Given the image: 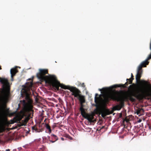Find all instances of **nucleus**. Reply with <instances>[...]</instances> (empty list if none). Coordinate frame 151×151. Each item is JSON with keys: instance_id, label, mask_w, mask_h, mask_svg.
<instances>
[{"instance_id": "obj_8", "label": "nucleus", "mask_w": 151, "mask_h": 151, "mask_svg": "<svg viewBox=\"0 0 151 151\" xmlns=\"http://www.w3.org/2000/svg\"><path fill=\"white\" fill-rule=\"evenodd\" d=\"M70 90L72 92V95L75 97L78 98L81 95L80 91L76 87H71Z\"/></svg>"}, {"instance_id": "obj_2", "label": "nucleus", "mask_w": 151, "mask_h": 151, "mask_svg": "<svg viewBox=\"0 0 151 151\" xmlns=\"http://www.w3.org/2000/svg\"><path fill=\"white\" fill-rule=\"evenodd\" d=\"M47 74H48V71L47 69H40L39 72L37 74V77L39 79L40 81L41 82L45 81L46 83L52 86L58 90L59 89L60 87L65 89L70 90L71 87L60 84L57 80L55 76L50 75L48 76L45 75Z\"/></svg>"}, {"instance_id": "obj_33", "label": "nucleus", "mask_w": 151, "mask_h": 151, "mask_svg": "<svg viewBox=\"0 0 151 151\" xmlns=\"http://www.w3.org/2000/svg\"><path fill=\"white\" fill-rule=\"evenodd\" d=\"M14 122H12L11 123V124H13L14 123Z\"/></svg>"}, {"instance_id": "obj_27", "label": "nucleus", "mask_w": 151, "mask_h": 151, "mask_svg": "<svg viewBox=\"0 0 151 151\" xmlns=\"http://www.w3.org/2000/svg\"><path fill=\"white\" fill-rule=\"evenodd\" d=\"M10 151V150L9 149H8L7 150H6L5 151Z\"/></svg>"}, {"instance_id": "obj_30", "label": "nucleus", "mask_w": 151, "mask_h": 151, "mask_svg": "<svg viewBox=\"0 0 151 151\" xmlns=\"http://www.w3.org/2000/svg\"><path fill=\"white\" fill-rule=\"evenodd\" d=\"M141 120H140V119H139V122H141Z\"/></svg>"}, {"instance_id": "obj_7", "label": "nucleus", "mask_w": 151, "mask_h": 151, "mask_svg": "<svg viewBox=\"0 0 151 151\" xmlns=\"http://www.w3.org/2000/svg\"><path fill=\"white\" fill-rule=\"evenodd\" d=\"M138 99H143L145 97H149L151 98V88L150 91H145V95L139 94L134 95Z\"/></svg>"}, {"instance_id": "obj_11", "label": "nucleus", "mask_w": 151, "mask_h": 151, "mask_svg": "<svg viewBox=\"0 0 151 151\" xmlns=\"http://www.w3.org/2000/svg\"><path fill=\"white\" fill-rule=\"evenodd\" d=\"M51 136L52 140V143H54L58 139V137L56 135L54 134H52L51 135Z\"/></svg>"}, {"instance_id": "obj_15", "label": "nucleus", "mask_w": 151, "mask_h": 151, "mask_svg": "<svg viewBox=\"0 0 151 151\" xmlns=\"http://www.w3.org/2000/svg\"><path fill=\"white\" fill-rule=\"evenodd\" d=\"M32 129L33 132H40V130L37 129L36 126H34L32 127Z\"/></svg>"}, {"instance_id": "obj_6", "label": "nucleus", "mask_w": 151, "mask_h": 151, "mask_svg": "<svg viewBox=\"0 0 151 151\" xmlns=\"http://www.w3.org/2000/svg\"><path fill=\"white\" fill-rule=\"evenodd\" d=\"M24 116V112L23 111H20L18 115L17 116L18 119V121H19V124H18V125L19 127L24 125L25 126L26 125L28 121V120L26 118H25L23 120H22L21 122H20V121L22 119Z\"/></svg>"}, {"instance_id": "obj_21", "label": "nucleus", "mask_w": 151, "mask_h": 151, "mask_svg": "<svg viewBox=\"0 0 151 151\" xmlns=\"http://www.w3.org/2000/svg\"><path fill=\"white\" fill-rule=\"evenodd\" d=\"M108 90L109 89L108 88H103L102 89H99V90L100 91H101L102 90L104 92H106L108 91Z\"/></svg>"}, {"instance_id": "obj_17", "label": "nucleus", "mask_w": 151, "mask_h": 151, "mask_svg": "<svg viewBox=\"0 0 151 151\" xmlns=\"http://www.w3.org/2000/svg\"><path fill=\"white\" fill-rule=\"evenodd\" d=\"M143 111H144V110H143V109H142V108H141V109L139 108L138 109H137L136 110V113H137V114H141V112H143Z\"/></svg>"}, {"instance_id": "obj_4", "label": "nucleus", "mask_w": 151, "mask_h": 151, "mask_svg": "<svg viewBox=\"0 0 151 151\" xmlns=\"http://www.w3.org/2000/svg\"><path fill=\"white\" fill-rule=\"evenodd\" d=\"M83 103H80L81 106L80 110L81 111V115L83 117L87 119L89 122H93V120L94 119V114L93 112L90 114L86 113L85 109L83 108L84 106V105L83 104Z\"/></svg>"}, {"instance_id": "obj_23", "label": "nucleus", "mask_w": 151, "mask_h": 151, "mask_svg": "<svg viewBox=\"0 0 151 151\" xmlns=\"http://www.w3.org/2000/svg\"><path fill=\"white\" fill-rule=\"evenodd\" d=\"M81 86L82 87H85V85L84 83H83L81 84Z\"/></svg>"}, {"instance_id": "obj_16", "label": "nucleus", "mask_w": 151, "mask_h": 151, "mask_svg": "<svg viewBox=\"0 0 151 151\" xmlns=\"http://www.w3.org/2000/svg\"><path fill=\"white\" fill-rule=\"evenodd\" d=\"M134 79V76L132 73L131 74V78L129 79H127V81H129V84H131L132 83V81Z\"/></svg>"}, {"instance_id": "obj_14", "label": "nucleus", "mask_w": 151, "mask_h": 151, "mask_svg": "<svg viewBox=\"0 0 151 151\" xmlns=\"http://www.w3.org/2000/svg\"><path fill=\"white\" fill-rule=\"evenodd\" d=\"M45 127H46L47 129H48L49 131V133H50L51 132L52 130L51 129L50 126L47 124L45 123L44 124Z\"/></svg>"}, {"instance_id": "obj_1", "label": "nucleus", "mask_w": 151, "mask_h": 151, "mask_svg": "<svg viewBox=\"0 0 151 151\" xmlns=\"http://www.w3.org/2000/svg\"><path fill=\"white\" fill-rule=\"evenodd\" d=\"M143 88H142L140 89V91L142 92V93H140L139 92H137V93H135L133 92H132L130 94L123 97L121 96L119 93H112L107 95L106 96V99L108 101L112 100L119 102V104L116 105L113 107L114 110H119L124 106V101L129 100L132 102H134L136 101L135 99L132 96L134 97L138 100H142V99H137L134 95H145V91H143Z\"/></svg>"}, {"instance_id": "obj_29", "label": "nucleus", "mask_w": 151, "mask_h": 151, "mask_svg": "<svg viewBox=\"0 0 151 151\" xmlns=\"http://www.w3.org/2000/svg\"><path fill=\"white\" fill-rule=\"evenodd\" d=\"M104 128V126H103L101 128V129H102Z\"/></svg>"}, {"instance_id": "obj_12", "label": "nucleus", "mask_w": 151, "mask_h": 151, "mask_svg": "<svg viewBox=\"0 0 151 151\" xmlns=\"http://www.w3.org/2000/svg\"><path fill=\"white\" fill-rule=\"evenodd\" d=\"M77 98L80 101V103H84L85 102V100L84 96L81 94Z\"/></svg>"}, {"instance_id": "obj_25", "label": "nucleus", "mask_w": 151, "mask_h": 151, "mask_svg": "<svg viewBox=\"0 0 151 151\" xmlns=\"http://www.w3.org/2000/svg\"><path fill=\"white\" fill-rule=\"evenodd\" d=\"M133 88V87H132V85H131L129 86V89L130 88Z\"/></svg>"}, {"instance_id": "obj_5", "label": "nucleus", "mask_w": 151, "mask_h": 151, "mask_svg": "<svg viewBox=\"0 0 151 151\" xmlns=\"http://www.w3.org/2000/svg\"><path fill=\"white\" fill-rule=\"evenodd\" d=\"M0 81L3 84V86L4 89L6 93L4 95V97L7 99L9 96L10 93V88L9 86V83L6 79L2 78L0 77Z\"/></svg>"}, {"instance_id": "obj_35", "label": "nucleus", "mask_w": 151, "mask_h": 151, "mask_svg": "<svg viewBox=\"0 0 151 151\" xmlns=\"http://www.w3.org/2000/svg\"><path fill=\"white\" fill-rule=\"evenodd\" d=\"M1 99H0V101H1Z\"/></svg>"}, {"instance_id": "obj_20", "label": "nucleus", "mask_w": 151, "mask_h": 151, "mask_svg": "<svg viewBox=\"0 0 151 151\" xmlns=\"http://www.w3.org/2000/svg\"><path fill=\"white\" fill-rule=\"evenodd\" d=\"M5 128L3 126H0V133H2L4 132Z\"/></svg>"}, {"instance_id": "obj_22", "label": "nucleus", "mask_w": 151, "mask_h": 151, "mask_svg": "<svg viewBox=\"0 0 151 151\" xmlns=\"http://www.w3.org/2000/svg\"><path fill=\"white\" fill-rule=\"evenodd\" d=\"M47 138L48 139V140L51 142H52V139L51 137V138L50 137L48 136H47Z\"/></svg>"}, {"instance_id": "obj_10", "label": "nucleus", "mask_w": 151, "mask_h": 151, "mask_svg": "<svg viewBox=\"0 0 151 151\" xmlns=\"http://www.w3.org/2000/svg\"><path fill=\"white\" fill-rule=\"evenodd\" d=\"M18 71L17 69L16 68H12L10 70V73L11 74V80L12 81L13 80V77L14 76L16 73L18 72Z\"/></svg>"}, {"instance_id": "obj_34", "label": "nucleus", "mask_w": 151, "mask_h": 151, "mask_svg": "<svg viewBox=\"0 0 151 151\" xmlns=\"http://www.w3.org/2000/svg\"><path fill=\"white\" fill-rule=\"evenodd\" d=\"M19 106H20V104H19Z\"/></svg>"}, {"instance_id": "obj_19", "label": "nucleus", "mask_w": 151, "mask_h": 151, "mask_svg": "<svg viewBox=\"0 0 151 151\" xmlns=\"http://www.w3.org/2000/svg\"><path fill=\"white\" fill-rule=\"evenodd\" d=\"M108 114L107 113V112L103 111L102 112L101 115L104 118Z\"/></svg>"}, {"instance_id": "obj_9", "label": "nucleus", "mask_w": 151, "mask_h": 151, "mask_svg": "<svg viewBox=\"0 0 151 151\" xmlns=\"http://www.w3.org/2000/svg\"><path fill=\"white\" fill-rule=\"evenodd\" d=\"M142 73L141 72H137V74L136 76V83H138L139 82L141 83L144 84L145 85L147 84V81L144 80H140V78L141 77Z\"/></svg>"}, {"instance_id": "obj_32", "label": "nucleus", "mask_w": 151, "mask_h": 151, "mask_svg": "<svg viewBox=\"0 0 151 151\" xmlns=\"http://www.w3.org/2000/svg\"><path fill=\"white\" fill-rule=\"evenodd\" d=\"M1 69H2V68H1V66L0 65V70H1Z\"/></svg>"}, {"instance_id": "obj_18", "label": "nucleus", "mask_w": 151, "mask_h": 151, "mask_svg": "<svg viewBox=\"0 0 151 151\" xmlns=\"http://www.w3.org/2000/svg\"><path fill=\"white\" fill-rule=\"evenodd\" d=\"M115 87H122L123 88H125L127 87L126 86H125V85L124 84H119L118 85H115L114 86Z\"/></svg>"}, {"instance_id": "obj_13", "label": "nucleus", "mask_w": 151, "mask_h": 151, "mask_svg": "<svg viewBox=\"0 0 151 151\" xmlns=\"http://www.w3.org/2000/svg\"><path fill=\"white\" fill-rule=\"evenodd\" d=\"M98 94L97 93H96L95 95L94 99L95 102L96 104L95 105V106L97 108H98L99 106V105L98 104V100L99 99V97H98Z\"/></svg>"}, {"instance_id": "obj_3", "label": "nucleus", "mask_w": 151, "mask_h": 151, "mask_svg": "<svg viewBox=\"0 0 151 151\" xmlns=\"http://www.w3.org/2000/svg\"><path fill=\"white\" fill-rule=\"evenodd\" d=\"M29 80H31V81L29 82L26 83V86L24 88L22 89L21 91L22 96L23 97H25V99L27 101L28 103H26L25 100L20 101V103L23 104L24 107L25 108H27L29 104L31 103L32 102V100L30 98L28 92L30 90L32 91L33 80L32 79H31V78H29Z\"/></svg>"}, {"instance_id": "obj_31", "label": "nucleus", "mask_w": 151, "mask_h": 151, "mask_svg": "<svg viewBox=\"0 0 151 151\" xmlns=\"http://www.w3.org/2000/svg\"><path fill=\"white\" fill-rule=\"evenodd\" d=\"M46 120H47V119H45L44 120V122H45V121H46Z\"/></svg>"}, {"instance_id": "obj_24", "label": "nucleus", "mask_w": 151, "mask_h": 151, "mask_svg": "<svg viewBox=\"0 0 151 151\" xmlns=\"http://www.w3.org/2000/svg\"><path fill=\"white\" fill-rule=\"evenodd\" d=\"M127 81V82L124 84L125 85V86H128V81Z\"/></svg>"}, {"instance_id": "obj_26", "label": "nucleus", "mask_w": 151, "mask_h": 151, "mask_svg": "<svg viewBox=\"0 0 151 151\" xmlns=\"http://www.w3.org/2000/svg\"><path fill=\"white\" fill-rule=\"evenodd\" d=\"M56 125H53V126H52V128L53 129L54 128H55V127H56Z\"/></svg>"}, {"instance_id": "obj_28", "label": "nucleus", "mask_w": 151, "mask_h": 151, "mask_svg": "<svg viewBox=\"0 0 151 151\" xmlns=\"http://www.w3.org/2000/svg\"><path fill=\"white\" fill-rule=\"evenodd\" d=\"M61 139L62 140H64V138H63V137H61Z\"/></svg>"}]
</instances>
